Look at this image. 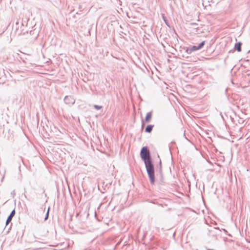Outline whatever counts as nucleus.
Returning <instances> with one entry per match:
<instances>
[{"label": "nucleus", "mask_w": 250, "mask_h": 250, "mask_svg": "<svg viewBox=\"0 0 250 250\" xmlns=\"http://www.w3.org/2000/svg\"><path fill=\"white\" fill-rule=\"evenodd\" d=\"M140 155L145 163L150 182L152 184H154L155 182L154 167L150 159L149 152L146 147H143L142 148Z\"/></svg>", "instance_id": "1"}, {"label": "nucleus", "mask_w": 250, "mask_h": 250, "mask_svg": "<svg viewBox=\"0 0 250 250\" xmlns=\"http://www.w3.org/2000/svg\"><path fill=\"white\" fill-rule=\"evenodd\" d=\"M205 41L202 42L198 46H193L191 49L190 50L192 51L197 50L201 48L205 44Z\"/></svg>", "instance_id": "2"}, {"label": "nucleus", "mask_w": 250, "mask_h": 250, "mask_svg": "<svg viewBox=\"0 0 250 250\" xmlns=\"http://www.w3.org/2000/svg\"><path fill=\"white\" fill-rule=\"evenodd\" d=\"M15 214V210H13L10 213V215L8 217L7 220H6V225H7L12 220V218L14 217V216Z\"/></svg>", "instance_id": "3"}, {"label": "nucleus", "mask_w": 250, "mask_h": 250, "mask_svg": "<svg viewBox=\"0 0 250 250\" xmlns=\"http://www.w3.org/2000/svg\"><path fill=\"white\" fill-rule=\"evenodd\" d=\"M152 118V113L151 112H148L147 113L145 121L146 122H149Z\"/></svg>", "instance_id": "4"}, {"label": "nucleus", "mask_w": 250, "mask_h": 250, "mask_svg": "<svg viewBox=\"0 0 250 250\" xmlns=\"http://www.w3.org/2000/svg\"><path fill=\"white\" fill-rule=\"evenodd\" d=\"M154 125H147L146 128V132L150 133L151 132L153 127Z\"/></svg>", "instance_id": "5"}, {"label": "nucleus", "mask_w": 250, "mask_h": 250, "mask_svg": "<svg viewBox=\"0 0 250 250\" xmlns=\"http://www.w3.org/2000/svg\"><path fill=\"white\" fill-rule=\"evenodd\" d=\"M241 43L240 42H238L236 44L235 47L238 52L241 51Z\"/></svg>", "instance_id": "6"}, {"label": "nucleus", "mask_w": 250, "mask_h": 250, "mask_svg": "<svg viewBox=\"0 0 250 250\" xmlns=\"http://www.w3.org/2000/svg\"><path fill=\"white\" fill-rule=\"evenodd\" d=\"M49 211V208H48V209H47V212H46V216H45V217L44 218L45 220H47L48 217Z\"/></svg>", "instance_id": "7"}, {"label": "nucleus", "mask_w": 250, "mask_h": 250, "mask_svg": "<svg viewBox=\"0 0 250 250\" xmlns=\"http://www.w3.org/2000/svg\"><path fill=\"white\" fill-rule=\"evenodd\" d=\"M94 107L97 109H100L101 108H102V106H99V105H94Z\"/></svg>", "instance_id": "8"}, {"label": "nucleus", "mask_w": 250, "mask_h": 250, "mask_svg": "<svg viewBox=\"0 0 250 250\" xmlns=\"http://www.w3.org/2000/svg\"><path fill=\"white\" fill-rule=\"evenodd\" d=\"M67 99V98H65V100L66 101Z\"/></svg>", "instance_id": "9"}]
</instances>
